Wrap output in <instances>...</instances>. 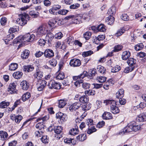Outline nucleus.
Returning a JSON list of instances; mask_svg holds the SVG:
<instances>
[{
  "instance_id": "2f4dec72",
  "label": "nucleus",
  "mask_w": 146,
  "mask_h": 146,
  "mask_svg": "<svg viewBox=\"0 0 146 146\" xmlns=\"http://www.w3.org/2000/svg\"><path fill=\"white\" fill-rule=\"evenodd\" d=\"M54 130L55 133L58 134L62 132V128L61 126H57L54 127Z\"/></svg>"
},
{
  "instance_id": "20e7f679",
  "label": "nucleus",
  "mask_w": 146,
  "mask_h": 146,
  "mask_svg": "<svg viewBox=\"0 0 146 146\" xmlns=\"http://www.w3.org/2000/svg\"><path fill=\"white\" fill-rule=\"evenodd\" d=\"M132 126L131 122L129 123L127 125L121 130L119 133V135H123L125 133L131 132L132 131Z\"/></svg>"
},
{
  "instance_id": "49530a36",
  "label": "nucleus",
  "mask_w": 146,
  "mask_h": 146,
  "mask_svg": "<svg viewBox=\"0 0 146 146\" xmlns=\"http://www.w3.org/2000/svg\"><path fill=\"white\" fill-rule=\"evenodd\" d=\"M56 22L57 21L55 19H52L50 20L49 22L48 25L51 27H53Z\"/></svg>"
},
{
  "instance_id": "423d86ee",
  "label": "nucleus",
  "mask_w": 146,
  "mask_h": 146,
  "mask_svg": "<svg viewBox=\"0 0 146 146\" xmlns=\"http://www.w3.org/2000/svg\"><path fill=\"white\" fill-rule=\"evenodd\" d=\"M16 82H14L10 84L8 88V91L11 94H13L16 93Z\"/></svg>"
},
{
  "instance_id": "2eb2a0df",
  "label": "nucleus",
  "mask_w": 146,
  "mask_h": 146,
  "mask_svg": "<svg viewBox=\"0 0 146 146\" xmlns=\"http://www.w3.org/2000/svg\"><path fill=\"white\" fill-rule=\"evenodd\" d=\"M113 80L112 79H110L108 80L103 85V88L106 90H108L110 86L112 85L113 84Z\"/></svg>"
},
{
  "instance_id": "4d7b16f0",
  "label": "nucleus",
  "mask_w": 146,
  "mask_h": 146,
  "mask_svg": "<svg viewBox=\"0 0 146 146\" xmlns=\"http://www.w3.org/2000/svg\"><path fill=\"white\" fill-rule=\"evenodd\" d=\"M29 14L30 16L33 18H36L39 15V13L35 12L33 11H31L29 12Z\"/></svg>"
},
{
  "instance_id": "a878e982",
  "label": "nucleus",
  "mask_w": 146,
  "mask_h": 146,
  "mask_svg": "<svg viewBox=\"0 0 146 146\" xmlns=\"http://www.w3.org/2000/svg\"><path fill=\"white\" fill-rule=\"evenodd\" d=\"M47 82L46 81L44 80H42L40 84V86H39L37 88L38 90L39 91H42L46 85Z\"/></svg>"
},
{
  "instance_id": "c756f323",
  "label": "nucleus",
  "mask_w": 146,
  "mask_h": 146,
  "mask_svg": "<svg viewBox=\"0 0 146 146\" xmlns=\"http://www.w3.org/2000/svg\"><path fill=\"white\" fill-rule=\"evenodd\" d=\"M136 60L132 58H130L128 59L127 63L129 64V66H134L136 64Z\"/></svg>"
},
{
  "instance_id": "680f3d73",
  "label": "nucleus",
  "mask_w": 146,
  "mask_h": 146,
  "mask_svg": "<svg viewBox=\"0 0 146 146\" xmlns=\"http://www.w3.org/2000/svg\"><path fill=\"white\" fill-rule=\"evenodd\" d=\"M125 30L123 28L118 30L117 33L115 34V36H119L122 35L124 32Z\"/></svg>"
},
{
  "instance_id": "79ce46f5",
  "label": "nucleus",
  "mask_w": 146,
  "mask_h": 146,
  "mask_svg": "<svg viewBox=\"0 0 146 146\" xmlns=\"http://www.w3.org/2000/svg\"><path fill=\"white\" fill-rule=\"evenodd\" d=\"M88 101V99L86 96H81L80 99V102L83 104L87 102Z\"/></svg>"
},
{
  "instance_id": "5fc2aeb1",
  "label": "nucleus",
  "mask_w": 146,
  "mask_h": 146,
  "mask_svg": "<svg viewBox=\"0 0 146 146\" xmlns=\"http://www.w3.org/2000/svg\"><path fill=\"white\" fill-rule=\"evenodd\" d=\"M97 69L100 73L102 74L104 73L106 71V69L103 66H98Z\"/></svg>"
},
{
  "instance_id": "58836bf2",
  "label": "nucleus",
  "mask_w": 146,
  "mask_h": 146,
  "mask_svg": "<svg viewBox=\"0 0 146 146\" xmlns=\"http://www.w3.org/2000/svg\"><path fill=\"white\" fill-rule=\"evenodd\" d=\"M10 104V102L5 101H3L0 103V108H5L8 106Z\"/></svg>"
},
{
  "instance_id": "69168bd1",
  "label": "nucleus",
  "mask_w": 146,
  "mask_h": 146,
  "mask_svg": "<svg viewBox=\"0 0 146 146\" xmlns=\"http://www.w3.org/2000/svg\"><path fill=\"white\" fill-rule=\"evenodd\" d=\"M121 18L124 21H127L129 19V17L126 14H122L121 16Z\"/></svg>"
},
{
  "instance_id": "f704fd0d",
  "label": "nucleus",
  "mask_w": 146,
  "mask_h": 146,
  "mask_svg": "<svg viewBox=\"0 0 146 146\" xmlns=\"http://www.w3.org/2000/svg\"><path fill=\"white\" fill-rule=\"evenodd\" d=\"M81 17L79 15L77 16H74V17L73 19L74 23L76 24H79L80 23L81 21Z\"/></svg>"
},
{
  "instance_id": "4be33fe9",
  "label": "nucleus",
  "mask_w": 146,
  "mask_h": 146,
  "mask_svg": "<svg viewBox=\"0 0 146 146\" xmlns=\"http://www.w3.org/2000/svg\"><path fill=\"white\" fill-rule=\"evenodd\" d=\"M30 52L28 50H25L21 54V57L23 59H27L29 55Z\"/></svg>"
},
{
  "instance_id": "8fccbe9b",
  "label": "nucleus",
  "mask_w": 146,
  "mask_h": 146,
  "mask_svg": "<svg viewBox=\"0 0 146 146\" xmlns=\"http://www.w3.org/2000/svg\"><path fill=\"white\" fill-rule=\"evenodd\" d=\"M134 69V66H129L125 68L124 70V72L125 73H128L130 72H131Z\"/></svg>"
},
{
  "instance_id": "864d4df0",
  "label": "nucleus",
  "mask_w": 146,
  "mask_h": 146,
  "mask_svg": "<svg viewBox=\"0 0 146 146\" xmlns=\"http://www.w3.org/2000/svg\"><path fill=\"white\" fill-rule=\"evenodd\" d=\"M92 33L89 31L86 32L84 34V36L86 40H88L90 38Z\"/></svg>"
},
{
  "instance_id": "dca6fc26",
  "label": "nucleus",
  "mask_w": 146,
  "mask_h": 146,
  "mask_svg": "<svg viewBox=\"0 0 146 146\" xmlns=\"http://www.w3.org/2000/svg\"><path fill=\"white\" fill-rule=\"evenodd\" d=\"M7 133L3 131H0V139L2 140H4L6 139L8 137Z\"/></svg>"
},
{
  "instance_id": "1a4fd4ad",
  "label": "nucleus",
  "mask_w": 146,
  "mask_h": 146,
  "mask_svg": "<svg viewBox=\"0 0 146 146\" xmlns=\"http://www.w3.org/2000/svg\"><path fill=\"white\" fill-rule=\"evenodd\" d=\"M11 119L17 123H19L23 118L21 115H15L14 114H12L10 115Z\"/></svg>"
},
{
  "instance_id": "774afa93",
  "label": "nucleus",
  "mask_w": 146,
  "mask_h": 146,
  "mask_svg": "<svg viewBox=\"0 0 146 146\" xmlns=\"http://www.w3.org/2000/svg\"><path fill=\"white\" fill-rule=\"evenodd\" d=\"M87 121L86 123L88 127L94 125L93 121L92 119H88L87 120Z\"/></svg>"
},
{
  "instance_id": "4468645a",
  "label": "nucleus",
  "mask_w": 146,
  "mask_h": 146,
  "mask_svg": "<svg viewBox=\"0 0 146 146\" xmlns=\"http://www.w3.org/2000/svg\"><path fill=\"white\" fill-rule=\"evenodd\" d=\"M131 122V126H132V131L136 132L140 129L141 128L140 125H137V124L135 121H132Z\"/></svg>"
},
{
  "instance_id": "6e6552de",
  "label": "nucleus",
  "mask_w": 146,
  "mask_h": 146,
  "mask_svg": "<svg viewBox=\"0 0 146 146\" xmlns=\"http://www.w3.org/2000/svg\"><path fill=\"white\" fill-rule=\"evenodd\" d=\"M44 54L46 58H51L54 56V53L53 51L50 49H47L44 52Z\"/></svg>"
},
{
  "instance_id": "6ab92c4d",
  "label": "nucleus",
  "mask_w": 146,
  "mask_h": 146,
  "mask_svg": "<svg viewBox=\"0 0 146 146\" xmlns=\"http://www.w3.org/2000/svg\"><path fill=\"white\" fill-rule=\"evenodd\" d=\"M23 74L21 72L18 71L14 72L13 74V76L14 78L18 79L21 77Z\"/></svg>"
},
{
  "instance_id": "338daca9",
  "label": "nucleus",
  "mask_w": 146,
  "mask_h": 146,
  "mask_svg": "<svg viewBox=\"0 0 146 146\" xmlns=\"http://www.w3.org/2000/svg\"><path fill=\"white\" fill-rule=\"evenodd\" d=\"M7 20L6 18L5 17H2L1 19L0 22L1 24L2 25H5L7 22Z\"/></svg>"
},
{
  "instance_id": "3c124183",
  "label": "nucleus",
  "mask_w": 146,
  "mask_h": 146,
  "mask_svg": "<svg viewBox=\"0 0 146 146\" xmlns=\"http://www.w3.org/2000/svg\"><path fill=\"white\" fill-rule=\"evenodd\" d=\"M67 43L70 45H71L74 42L73 37L72 36H70L67 38Z\"/></svg>"
},
{
  "instance_id": "9b49d317",
  "label": "nucleus",
  "mask_w": 146,
  "mask_h": 146,
  "mask_svg": "<svg viewBox=\"0 0 146 146\" xmlns=\"http://www.w3.org/2000/svg\"><path fill=\"white\" fill-rule=\"evenodd\" d=\"M81 105L79 102H75L70 106L69 110L71 111H73L78 109Z\"/></svg>"
},
{
  "instance_id": "7ed1b4c3",
  "label": "nucleus",
  "mask_w": 146,
  "mask_h": 146,
  "mask_svg": "<svg viewBox=\"0 0 146 146\" xmlns=\"http://www.w3.org/2000/svg\"><path fill=\"white\" fill-rule=\"evenodd\" d=\"M49 117L48 116H45L44 117H40L37 119L36 121L37 122L40 121L36 125V128L39 129L41 130L44 128V122L46 121L48 119Z\"/></svg>"
},
{
  "instance_id": "7c9ffc66",
  "label": "nucleus",
  "mask_w": 146,
  "mask_h": 146,
  "mask_svg": "<svg viewBox=\"0 0 146 146\" xmlns=\"http://www.w3.org/2000/svg\"><path fill=\"white\" fill-rule=\"evenodd\" d=\"M18 65L16 63H12L9 65V70L11 71L15 70L18 68Z\"/></svg>"
},
{
  "instance_id": "bf43d9fd",
  "label": "nucleus",
  "mask_w": 146,
  "mask_h": 146,
  "mask_svg": "<svg viewBox=\"0 0 146 146\" xmlns=\"http://www.w3.org/2000/svg\"><path fill=\"white\" fill-rule=\"evenodd\" d=\"M41 140L43 143L45 144L48 143L49 141L46 135L43 136L41 138Z\"/></svg>"
},
{
  "instance_id": "412c9836",
  "label": "nucleus",
  "mask_w": 146,
  "mask_h": 146,
  "mask_svg": "<svg viewBox=\"0 0 146 146\" xmlns=\"http://www.w3.org/2000/svg\"><path fill=\"white\" fill-rule=\"evenodd\" d=\"M116 104L115 105H112L111 106V112L114 114L118 113L119 112V108L116 106Z\"/></svg>"
},
{
  "instance_id": "ddd939ff",
  "label": "nucleus",
  "mask_w": 146,
  "mask_h": 146,
  "mask_svg": "<svg viewBox=\"0 0 146 146\" xmlns=\"http://www.w3.org/2000/svg\"><path fill=\"white\" fill-rule=\"evenodd\" d=\"M102 117L103 119L109 120L111 119L112 116L111 114L107 111L105 112L102 114Z\"/></svg>"
},
{
  "instance_id": "5701e85b",
  "label": "nucleus",
  "mask_w": 146,
  "mask_h": 146,
  "mask_svg": "<svg viewBox=\"0 0 146 146\" xmlns=\"http://www.w3.org/2000/svg\"><path fill=\"white\" fill-rule=\"evenodd\" d=\"M21 85L22 87V88L24 90H27L29 87V84L26 81H22L21 83Z\"/></svg>"
},
{
  "instance_id": "39448f33",
  "label": "nucleus",
  "mask_w": 146,
  "mask_h": 146,
  "mask_svg": "<svg viewBox=\"0 0 146 146\" xmlns=\"http://www.w3.org/2000/svg\"><path fill=\"white\" fill-rule=\"evenodd\" d=\"M43 73L39 70H36V72L33 75V77L35 80L38 82L43 77Z\"/></svg>"
},
{
  "instance_id": "052dcab7",
  "label": "nucleus",
  "mask_w": 146,
  "mask_h": 146,
  "mask_svg": "<svg viewBox=\"0 0 146 146\" xmlns=\"http://www.w3.org/2000/svg\"><path fill=\"white\" fill-rule=\"evenodd\" d=\"M54 82L55 81L54 80H50L48 84V87L49 88L52 89L53 88Z\"/></svg>"
},
{
  "instance_id": "bb28decb",
  "label": "nucleus",
  "mask_w": 146,
  "mask_h": 146,
  "mask_svg": "<svg viewBox=\"0 0 146 146\" xmlns=\"http://www.w3.org/2000/svg\"><path fill=\"white\" fill-rule=\"evenodd\" d=\"M79 131L78 128V127H75V128H73L70 129L69 131V133L72 135H75L78 133Z\"/></svg>"
},
{
  "instance_id": "c9c22d12",
  "label": "nucleus",
  "mask_w": 146,
  "mask_h": 146,
  "mask_svg": "<svg viewBox=\"0 0 146 146\" xmlns=\"http://www.w3.org/2000/svg\"><path fill=\"white\" fill-rule=\"evenodd\" d=\"M123 48V46L120 45H117L115 46L113 50L112 51V52H117Z\"/></svg>"
},
{
  "instance_id": "6e6d98bb",
  "label": "nucleus",
  "mask_w": 146,
  "mask_h": 146,
  "mask_svg": "<svg viewBox=\"0 0 146 146\" xmlns=\"http://www.w3.org/2000/svg\"><path fill=\"white\" fill-rule=\"evenodd\" d=\"M93 51L90 50L86 52H84L82 53V55L84 57H86L91 55L93 54Z\"/></svg>"
},
{
  "instance_id": "a211bd4d",
  "label": "nucleus",
  "mask_w": 146,
  "mask_h": 146,
  "mask_svg": "<svg viewBox=\"0 0 146 146\" xmlns=\"http://www.w3.org/2000/svg\"><path fill=\"white\" fill-rule=\"evenodd\" d=\"M137 120L139 122H143L146 121V115L144 114L139 115L136 118Z\"/></svg>"
},
{
  "instance_id": "72a5a7b5",
  "label": "nucleus",
  "mask_w": 146,
  "mask_h": 146,
  "mask_svg": "<svg viewBox=\"0 0 146 146\" xmlns=\"http://www.w3.org/2000/svg\"><path fill=\"white\" fill-rule=\"evenodd\" d=\"M116 12L115 7H112L110 8L108 11V13L109 15V16H112V15L115 13Z\"/></svg>"
},
{
  "instance_id": "b1692460",
  "label": "nucleus",
  "mask_w": 146,
  "mask_h": 146,
  "mask_svg": "<svg viewBox=\"0 0 146 146\" xmlns=\"http://www.w3.org/2000/svg\"><path fill=\"white\" fill-rule=\"evenodd\" d=\"M124 96V90L122 89H119L116 93V97L118 98H122Z\"/></svg>"
},
{
  "instance_id": "13d9d810",
  "label": "nucleus",
  "mask_w": 146,
  "mask_h": 146,
  "mask_svg": "<svg viewBox=\"0 0 146 146\" xmlns=\"http://www.w3.org/2000/svg\"><path fill=\"white\" fill-rule=\"evenodd\" d=\"M66 104V103L64 100H60L59 102L58 107L60 108H63Z\"/></svg>"
},
{
  "instance_id": "09e8293b",
  "label": "nucleus",
  "mask_w": 146,
  "mask_h": 146,
  "mask_svg": "<svg viewBox=\"0 0 146 146\" xmlns=\"http://www.w3.org/2000/svg\"><path fill=\"white\" fill-rule=\"evenodd\" d=\"M121 67L118 65H116L114 68H113L111 69V72L113 73H115L118 72L120 70Z\"/></svg>"
},
{
  "instance_id": "ea45409f",
  "label": "nucleus",
  "mask_w": 146,
  "mask_h": 146,
  "mask_svg": "<svg viewBox=\"0 0 146 146\" xmlns=\"http://www.w3.org/2000/svg\"><path fill=\"white\" fill-rule=\"evenodd\" d=\"M34 69V67L31 65L25 66L23 70L24 71L29 72L33 70Z\"/></svg>"
},
{
  "instance_id": "37998d69",
  "label": "nucleus",
  "mask_w": 146,
  "mask_h": 146,
  "mask_svg": "<svg viewBox=\"0 0 146 146\" xmlns=\"http://www.w3.org/2000/svg\"><path fill=\"white\" fill-rule=\"evenodd\" d=\"M65 77L64 74L62 72H60L57 75L56 78L57 79L62 80Z\"/></svg>"
},
{
  "instance_id": "e433bc0d",
  "label": "nucleus",
  "mask_w": 146,
  "mask_h": 146,
  "mask_svg": "<svg viewBox=\"0 0 146 146\" xmlns=\"http://www.w3.org/2000/svg\"><path fill=\"white\" fill-rule=\"evenodd\" d=\"M76 139L78 141H82L86 139V136L84 134L80 135L77 137Z\"/></svg>"
},
{
  "instance_id": "603ef678",
  "label": "nucleus",
  "mask_w": 146,
  "mask_h": 146,
  "mask_svg": "<svg viewBox=\"0 0 146 146\" xmlns=\"http://www.w3.org/2000/svg\"><path fill=\"white\" fill-rule=\"evenodd\" d=\"M49 63L51 66H55L57 64V61L56 59L52 58L49 61Z\"/></svg>"
},
{
  "instance_id": "f257e3e1",
  "label": "nucleus",
  "mask_w": 146,
  "mask_h": 146,
  "mask_svg": "<svg viewBox=\"0 0 146 146\" xmlns=\"http://www.w3.org/2000/svg\"><path fill=\"white\" fill-rule=\"evenodd\" d=\"M47 27L45 25L40 26L35 32L36 36L37 37H40L45 35L48 30Z\"/></svg>"
},
{
  "instance_id": "f8f14e48",
  "label": "nucleus",
  "mask_w": 146,
  "mask_h": 146,
  "mask_svg": "<svg viewBox=\"0 0 146 146\" xmlns=\"http://www.w3.org/2000/svg\"><path fill=\"white\" fill-rule=\"evenodd\" d=\"M54 38V35L51 32H49L47 34L46 36V40L47 43H50Z\"/></svg>"
},
{
  "instance_id": "9d476101",
  "label": "nucleus",
  "mask_w": 146,
  "mask_h": 146,
  "mask_svg": "<svg viewBox=\"0 0 146 146\" xmlns=\"http://www.w3.org/2000/svg\"><path fill=\"white\" fill-rule=\"evenodd\" d=\"M34 35H30L29 33H28L25 35V42H30L33 40L35 37Z\"/></svg>"
},
{
  "instance_id": "0eeeda50",
  "label": "nucleus",
  "mask_w": 146,
  "mask_h": 146,
  "mask_svg": "<svg viewBox=\"0 0 146 146\" xmlns=\"http://www.w3.org/2000/svg\"><path fill=\"white\" fill-rule=\"evenodd\" d=\"M70 65L73 67H77L80 66L81 64L80 60L78 59L74 58L70 60Z\"/></svg>"
},
{
  "instance_id": "c85d7f7f",
  "label": "nucleus",
  "mask_w": 146,
  "mask_h": 146,
  "mask_svg": "<svg viewBox=\"0 0 146 146\" xmlns=\"http://www.w3.org/2000/svg\"><path fill=\"white\" fill-rule=\"evenodd\" d=\"M104 103L106 105H110V107L112 105H115L116 102L114 100H104Z\"/></svg>"
},
{
  "instance_id": "0e129e2a",
  "label": "nucleus",
  "mask_w": 146,
  "mask_h": 146,
  "mask_svg": "<svg viewBox=\"0 0 146 146\" xmlns=\"http://www.w3.org/2000/svg\"><path fill=\"white\" fill-rule=\"evenodd\" d=\"M46 43H47L45 40L43 39H40L38 41V44L42 46H44Z\"/></svg>"
},
{
  "instance_id": "de8ad7c7",
  "label": "nucleus",
  "mask_w": 146,
  "mask_h": 146,
  "mask_svg": "<svg viewBox=\"0 0 146 146\" xmlns=\"http://www.w3.org/2000/svg\"><path fill=\"white\" fill-rule=\"evenodd\" d=\"M144 46L143 43H141L138 44L135 46V48L137 51H139L142 49Z\"/></svg>"
},
{
  "instance_id": "c03bdc74",
  "label": "nucleus",
  "mask_w": 146,
  "mask_h": 146,
  "mask_svg": "<svg viewBox=\"0 0 146 146\" xmlns=\"http://www.w3.org/2000/svg\"><path fill=\"white\" fill-rule=\"evenodd\" d=\"M85 93L86 95H94L96 94V92L93 90H88L86 91Z\"/></svg>"
},
{
  "instance_id": "4c0bfd02",
  "label": "nucleus",
  "mask_w": 146,
  "mask_h": 146,
  "mask_svg": "<svg viewBox=\"0 0 146 146\" xmlns=\"http://www.w3.org/2000/svg\"><path fill=\"white\" fill-rule=\"evenodd\" d=\"M97 30L100 32H104L106 31V27L103 24H100L97 27Z\"/></svg>"
},
{
  "instance_id": "a18cd8bd",
  "label": "nucleus",
  "mask_w": 146,
  "mask_h": 146,
  "mask_svg": "<svg viewBox=\"0 0 146 146\" xmlns=\"http://www.w3.org/2000/svg\"><path fill=\"white\" fill-rule=\"evenodd\" d=\"M107 78L104 76H99L96 78V80L98 82L100 83L104 82L106 80Z\"/></svg>"
},
{
  "instance_id": "473e14b6",
  "label": "nucleus",
  "mask_w": 146,
  "mask_h": 146,
  "mask_svg": "<svg viewBox=\"0 0 146 146\" xmlns=\"http://www.w3.org/2000/svg\"><path fill=\"white\" fill-rule=\"evenodd\" d=\"M97 130L95 127V126H92L88 127V129L87 131V133L88 134H91L95 132Z\"/></svg>"
},
{
  "instance_id": "aec40b11",
  "label": "nucleus",
  "mask_w": 146,
  "mask_h": 146,
  "mask_svg": "<svg viewBox=\"0 0 146 146\" xmlns=\"http://www.w3.org/2000/svg\"><path fill=\"white\" fill-rule=\"evenodd\" d=\"M130 56V53L129 51L123 52L122 55V58L123 60H126Z\"/></svg>"
},
{
  "instance_id": "e2e57ef3",
  "label": "nucleus",
  "mask_w": 146,
  "mask_h": 146,
  "mask_svg": "<svg viewBox=\"0 0 146 146\" xmlns=\"http://www.w3.org/2000/svg\"><path fill=\"white\" fill-rule=\"evenodd\" d=\"M82 87L84 89H87L90 88V84L87 83H84L82 84Z\"/></svg>"
},
{
  "instance_id": "f03ea898",
  "label": "nucleus",
  "mask_w": 146,
  "mask_h": 146,
  "mask_svg": "<svg viewBox=\"0 0 146 146\" xmlns=\"http://www.w3.org/2000/svg\"><path fill=\"white\" fill-rule=\"evenodd\" d=\"M29 19L28 15L25 13L21 15L20 17L17 19L16 22L19 25L23 26L26 24Z\"/></svg>"
},
{
  "instance_id": "cd10ccee",
  "label": "nucleus",
  "mask_w": 146,
  "mask_h": 146,
  "mask_svg": "<svg viewBox=\"0 0 146 146\" xmlns=\"http://www.w3.org/2000/svg\"><path fill=\"white\" fill-rule=\"evenodd\" d=\"M114 21V18L112 16H109L108 17L106 18V22L108 24L111 25L113 24Z\"/></svg>"
},
{
  "instance_id": "a19ab883",
  "label": "nucleus",
  "mask_w": 146,
  "mask_h": 146,
  "mask_svg": "<svg viewBox=\"0 0 146 146\" xmlns=\"http://www.w3.org/2000/svg\"><path fill=\"white\" fill-rule=\"evenodd\" d=\"M31 96L29 92H27L23 95L22 97V100L24 102L28 100Z\"/></svg>"
},
{
  "instance_id": "393cba45",
  "label": "nucleus",
  "mask_w": 146,
  "mask_h": 146,
  "mask_svg": "<svg viewBox=\"0 0 146 146\" xmlns=\"http://www.w3.org/2000/svg\"><path fill=\"white\" fill-rule=\"evenodd\" d=\"M47 82L46 81L44 80H42L40 84V86H39L37 88L38 90L39 91H42L46 85Z\"/></svg>"
},
{
  "instance_id": "f3484780",
  "label": "nucleus",
  "mask_w": 146,
  "mask_h": 146,
  "mask_svg": "<svg viewBox=\"0 0 146 146\" xmlns=\"http://www.w3.org/2000/svg\"><path fill=\"white\" fill-rule=\"evenodd\" d=\"M91 107V104L88 102L83 104L82 106V110L84 111H86L90 109Z\"/></svg>"
}]
</instances>
